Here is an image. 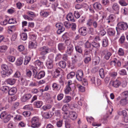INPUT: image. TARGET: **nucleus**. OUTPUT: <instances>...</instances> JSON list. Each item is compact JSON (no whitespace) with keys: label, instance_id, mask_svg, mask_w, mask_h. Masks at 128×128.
<instances>
[{"label":"nucleus","instance_id":"aec40b11","mask_svg":"<svg viewBox=\"0 0 128 128\" xmlns=\"http://www.w3.org/2000/svg\"><path fill=\"white\" fill-rule=\"evenodd\" d=\"M35 63L37 67L38 66L39 68H42L43 65V62L39 60H37L36 61Z\"/></svg>","mask_w":128,"mask_h":128},{"label":"nucleus","instance_id":"f257e3e1","mask_svg":"<svg viewBox=\"0 0 128 128\" xmlns=\"http://www.w3.org/2000/svg\"><path fill=\"white\" fill-rule=\"evenodd\" d=\"M122 94L124 97L120 100L119 102L121 106H124L128 104V91L124 92Z\"/></svg>","mask_w":128,"mask_h":128},{"label":"nucleus","instance_id":"37998d69","mask_svg":"<svg viewBox=\"0 0 128 128\" xmlns=\"http://www.w3.org/2000/svg\"><path fill=\"white\" fill-rule=\"evenodd\" d=\"M84 45L85 48H89L91 47V46H92V43H90L88 40H87L85 43Z\"/></svg>","mask_w":128,"mask_h":128},{"label":"nucleus","instance_id":"864d4df0","mask_svg":"<svg viewBox=\"0 0 128 128\" xmlns=\"http://www.w3.org/2000/svg\"><path fill=\"white\" fill-rule=\"evenodd\" d=\"M31 114V112L30 111H25L22 113L23 115L25 116H29Z\"/></svg>","mask_w":128,"mask_h":128},{"label":"nucleus","instance_id":"c756f323","mask_svg":"<svg viewBox=\"0 0 128 128\" xmlns=\"http://www.w3.org/2000/svg\"><path fill=\"white\" fill-rule=\"evenodd\" d=\"M100 60V58L98 56H96L95 57V59H94L93 61L94 63V64L95 65L98 64L99 63Z\"/></svg>","mask_w":128,"mask_h":128},{"label":"nucleus","instance_id":"09e8293b","mask_svg":"<svg viewBox=\"0 0 128 128\" xmlns=\"http://www.w3.org/2000/svg\"><path fill=\"white\" fill-rule=\"evenodd\" d=\"M7 112L6 111H4L2 112L0 115V118L3 120L5 116H6Z\"/></svg>","mask_w":128,"mask_h":128},{"label":"nucleus","instance_id":"a19ab883","mask_svg":"<svg viewBox=\"0 0 128 128\" xmlns=\"http://www.w3.org/2000/svg\"><path fill=\"white\" fill-rule=\"evenodd\" d=\"M75 48L76 51L80 53H81L82 52V50L81 47L78 46H75Z\"/></svg>","mask_w":128,"mask_h":128},{"label":"nucleus","instance_id":"680f3d73","mask_svg":"<svg viewBox=\"0 0 128 128\" xmlns=\"http://www.w3.org/2000/svg\"><path fill=\"white\" fill-rule=\"evenodd\" d=\"M26 76L29 78H30L32 76V72L31 71L28 70L26 71Z\"/></svg>","mask_w":128,"mask_h":128},{"label":"nucleus","instance_id":"412c9836","mask_svg":"<svg viewBox=\"0 0 128 128\" xmlns=\"http://www.w3.org/2000/svg\"><path fill=\"white\" fill-rule=\"evenodd\" d=\"M58 50L60 51L64 50L66 48L64 44L62 43H60L58 45Z\"/></svg>","mask_w":128,"mask_h":128},{"label":"nucleus","instance_id":"6ab92c4d","mask_svg":"<svg viewBox=\"0 0 128 128\" xmlns=\"http://www.w3.org/2000/svg\"><path fill=\"white\" fill-rule=\"evenodd\" d=\"M67 19L68 21L72 22H74L75 20L74 17L71 13H69L67 16Z\"/></svg>","mask_w":128,"mask_h":128},{"label":"nucleus","instance_id":"473e14b6","mask_svg":"<svg viewBox=\"0 0 128 128\" xmlns=\"http://www.w3.org/2000/svg\"><path fill=\"white\" fill-rule=\"evenodd\" d=\"M7 49V47L6 46H0V52H5Z\"/></svg>","mask_w":128,"mask_h":128},{"label":"nucleus","instance_id":"774afa93","mask_svg":"<svg viewBox=\"0 0 128 128\" xmlns=\"http://www.w3.org/2000/svg\"><path fill=\"white\" fill-rule=\"evenodd\" d=\"M18 49L21 52L23 51L24 49V46L20 45L18 46Z\"/></svg>","mask_w":128,"mask_h":128},{"label":"nucleus","instance_id":"4468645a","mask_svg":"<svg viewBox=\"0 0 128 128\" xmlns=\"http://www.w3.org/2000/svg\"><path fill=\"white\" fill-rule=\"evenodd\" d=\"M14 117L13 115L8 114L5 116L3 120L4 123H7L11 119V118H13Z\"/></svg>","mask_w":128,"mask_h":128},{"label":"nucleus","instance_id":"0eeeda50","mask_svg":"<svg viewBox=\"0 0 128 128\" xmlns=\"http://www.w3.org/2000/svg\"><path fill=\"white\" fill-rule=\"evenodd\" d=\"M102 54L104 55V58L106 60H108L112 55L111 53L108 52V50H105L102 52Z\"/></svg>","mask_w":128,"mask_h":128},{"label":"nucleus","instance_id":"5701e85b","mask_svg":"<svg viewBox=\"0 0 128 128\" xmlns=\"http://www.w3.org/2000/svg\"><path fill=\"white\" fill-rule=\"evenodd\" d=\"M37 46L35 42H30L29 43L28 47L30 48H36Z\"/></svg>","mask_w":128,"mask_h":128},{"label":"nucleus","instance_id":"603ef678","mask_svg":"<svg viewBox=\"0 0 128 128\" xmlns=\"http://www.w3.org/2000/svg\"><path fill=\"white\" fill-rule=\"evenodd\" d=\"M92 50H90L89 49H86L84 50V56H87L89 54H90V51H91Z\"/></svg>","mask_w":128,"mask_h":128},{"label":"nucleus","instance_id":"e433bc0d","mask_svg":"<svg viewBox=\"0 0 128 128\" xmlns=\"http://www.w3.org/2000/svg\"><path fill=\"white\" fill-rule=\"evenodd\" d=\"M76 86L77 87L79 90L81 92H84L85 90V88L84 87L82 86L80 84L76 85Z\"/></svg>","mask_w":128,"mask_h":128},{"label":"nucleus","instance_id":"0e129e2a","mask_svg":"<svg viewBox=\"0 0 128 128\" xmlns=\"http://www.w3.org/2000/svg\"><path fill=\"white\" fill-rule=\"evenodd\" d=\"M70 38H68L65 41V43L68 46L70 45H72L70 44Z\"/></svg>","mask_w":128,"mask_h":128},{"label":"nucleus","instance_id":"7c9ffc66","mask_svg":"<svg viewBox=\"0 0 128 128\" xmlns=\"http://www.w3.org/2000/svg\"><path fill=\"white\" fill-rule=\"evenodd\" d=\"M30 60V58L27 56H25L24 61V64L25 65H26L29 62Z\"/></svg>","mask_w":128,"mask_h":128},{"label":"nucleus","instance_id":"ddd939ff","mask_svg":"<svg viewBox=\"0 0 128 128\" xmlns=\"http://www.w3.org/2000/svg\"><path fill=\"white\" fill-rule=\"evenodd\" d=\"M31 96V94H25L22 97L21 100L23 102H25L27 100L30 99Z\"/></svg>","mask_w":128,"mask_h":128},{"label":"nucleus","instance_id":"2f4dec72","mask_svg":"<svg viewBox=\"0 0 128 128\" xmlns=\"http://www.w3.org/2000/svg\"><path fill=\"white\" fill-rule=\"evenodd\" d=\"M92 46L93 48H98L100 46L99 43H96L95 42H92Z\"/></svg>","mask_w":128,"mask_h":128},{"label":"nucleus","instance_id":"052dcab7","mask_svg":"<svg viewBox=\"0 0 128 128\" xmlns=\"http://www.w3.org/2000/svg\"><path fill=\"white\" fill-rule=\"evenodd\" d=\"M15 22H16L15 19H14V18L9 19L8 22V23L9 24H14Z\"/></svg>","mask_w":128,"mask_h":128},{"label":"nucleus","instance_id":"b1692460","mask_svg":"<svg viewBox=\"0 0 128 128\" xmlns=\"http://www.w3.org/2000/svg\"><path fill=\"white\" fill-rule=\"evenodd\" d=\"M59 66L62 68H64L66 66V62L63 60L60 61L58 64Z\"/></svg>","mask_w":128,"mask_h":128},{"label":"nucleus","instance_id":"f3484780","mask_svg":"<svg viewBox=\"0 0 128 128\" xmlns=\"http://www.w3.org/2000/svg\"><path fill=\"white\" fill-rule=\"evenodd\" d=\"M16 81V79L14 78H9L6 80V82L8 84L12 85L15 84Z\"/></svg>","mask_w":128,"mask_h":128},{"label":"nucleus","instance_id":"4c0bfd02","mask_svg":"<svg viewBox=\"0 0 128 128\" xmlns=\"http://www.w3.org/2000/svg\"><path fill=\"white\" fill-rule=\"evenodd\" d=\"M75 73L73 72H72L69 73L67 76L68 79H70L73 78L75 76Z\"/></svg>","mask_w":128,"mask_h":128},{"label":"nucleus","instance_id":"338daca9","mask_svg":"<svg viewBox=\"0 0 128 128\" xmlns=\"http://www.w3.org/2000/svg\"><path fill=\"white\" fill-rule=\"evenodd\" d=\"M14 120H22V116H20L17 115H16L15 117L14 118Z\"/></svg>","mask_w":128,"mask_h":128},{"label":"nucleus","instance_id":"f8f14e48","mask_svg":"<svg viewBox=\"0 0 128 128\" xmlns=\"http://www.w3.org/2000/svg\"><path fill=\"white\" fill-rule=\"evenodd\" d=\"M45 75V72L44 71H41L40 72L36 75L34 76V77L39 79L44 77Z\"/></svg>","mask_w":128,"mask_h":128},{"label":"nucleus","instance_id":"c03bdc74","mask_svg":"<svg viewBox=\"0 0 128 128\" xmlns=\"http://www.w3.org/2000/svg\"><path fill=\"white\" fill-rule=\"evenodd\" d=\"M40 14L44 17H46L49 14V12H41L40 13Z\"/></svg>","mask_w":128,"mask_h":128},{"label":"nucleus","instance_id":"13d9d810","mask_svg":"<svg viewBox=\"0 0 128 128\" xmlns=\"http://www.w3.org/2000/svg\"><path fill=\"white\" fill-rule=\"evenodd\" d=\"M64 96V94H58L57 96V100H60L62 99Z\"/></svg>","mask_w":128,"mask_h":128},{"label":"nucleus","instance_id":"8fccbe9b","mask_svg":"<svg viewBox=\"0 0 128 128\" xmlns=\"http://www.w3.org/2000/svg\"><path fill=\"white\" fill-rule=\"evenodd\" d=\"M65 125L66 128H70L71 126L70 123L69 121L68 120L65 121Z\"/></svg>","mask_w":128,"mask_h":128},{"label":"nucleus","instance_id":"dca6fc26","mask_svg":"<svg viewBox=\"0 0 128 128\" xmlns=\"http://www.w3.org/2000/svg\"><path fill=\"white\" fill-rule=\"evenodd\" d=\"M120 112L122 114L125 122H128V115L127 114L126 111L125 110H123L121 112Z\"/></svg>","mask_w":128,"mask_h":128},{"label":"nucleus","instance_id":"bb28decb","mask_svg":"<svg viewBox=\"0 0 128 128\" xmlns=\"http://www.w3.org/2000/svg\"><path fill=\"white\" fill-rule=\"evenodd\" d=\"M71 98L70 96H66L65 97L62 102L65 103H68L71 100Z\"/></svg>","mask_w":128,"mask_h":128},{"label":"nucleus","instance_id":"f704fd0d","mask_svg":"<svg viewBox=\"0 0 128 128\" xmlns=\"http://www.w3.org/2000/svg\"><path fill=\"white\" fill-rule=\"evenodd\" d=\"M108 40L107 39H104L102 41V46L104 47H106L108 45Z\"/></svg>","mask_w":128,"mask_h":128},{"label":"nucleus","instance_id":"58836bf2","mask_svg":"<svg viewBox=\"0 0 128 128\" xmlns=\"http://www.w3.org/2000/svg\"><path fill=\"white\" fill-rule=\"evenodd\" d=\"M21 38L22 40H25L27 38V35L26 33H25L22 34L20 35Z\"/></svg>","mask_w":128,"mask_h":128},{"label":"nucleus","instance_id":"20e7f679","mask_svg":"<svg viewBox=\"0 0 128 128\" xmlns=\"http://www.w3.org/2000/svg\"><path fill=\"white\" fill-rule=\"evenodd\" d=\"M75 86L74 84L72 83L71 80L68 81L67 85L66 86V88L65 90V92L66 94H68L71 90V88Z\"/></svg>","mask_w":128,"mask_h":128},{"label":"nucleus","instance_id":"79ce46f5","mask_svg":"<svg viewBox=\"0 0 128 128\" xmlns=\"http://www.w3.org/2000/svg\"><path fill=\"white\" fill-rule=\"evenodd\" d=\"M52 87L57 90H59L60 88V86L59 84H57L56 83H54L53 84Z\"/></svg>","mask_w":128,"mask_h":128},{"label":"nucleus","instance_id":"cd10ccee","mask_svg":"<svg viewBox=\"0 0 128 128\" xmlns=\"http://www.w3.org/2000/svg\"><path fill=\"white\" fill-rule=\"evenodd\" d=\"M23 58L21 57L18 58L16 62V64L18 66H20L21 65L23 62Z\"/></svg>","mask_w":128,"mask_h":128},{"label":"nucleus","instance_id":"4be33fe9","mask_svg":"<svg viewBox=\"0 0 128 128\" xmlns=\"http://www.w3.org/2000/svg\"><path fill=\"white\" fill-rule=\"evenodd\" d=\"M43 102L41 101H37L34 103V106L37 108H40L42 106Z\"/></svg>","mask_w":128,"mask_h":128},{"label":"nucleus","instance_id":"4d7b16f0","mask_svg":"<svg viewBox=\"0 0 128 128\" xmlns=\"http://www.w3.org/2000/svg\"><path fill=\"white\" fill-rule=\"evenodd\" d=\"M91 60V58L90 57H87L85 58L84 60V62L86 64H87Z\"/></svg>","mask_w":128,"mask_h":128},{"label":"nucleus","instance_id":"a878e982","mask_svg":"<svg viewBox=\"0 0 128 128\" xmlns=\"http://www.w3.org/2000/svg\"><path fill=\"white\" fill-rule=\"evenodd\" d=\"M107 31L108 35L110 36H114L115 34V31L113 29L109 28Z\"/></svg>","mask_w":128,"mask_h":128},{"label":"nucleus","instance_id":"49530a36","mask_svg":"<svg viewBox=\"0 0 128 128\" xmlns=\"http://www.w3.org/2000/svg\"><path fill=\"white\" fill-rule=\"evenodd\" d=\"M1 68L4 71H7L8 69V66L6 64H2L1 66Z\"/></svg>","mask_w":128,"mask_h":128},{"label":"nucleus","instance_id":"5fc2aeb1","mask_svg":"<svg viewBox=\"0 0 128 128\" xmlns=\"http://www.w3.org/2000/svg\"><path fill=\"white\" fill-rule=\"evenodd\" d=\"M115 16L112 14L110 15L107 18V20H113L115 18Z\"/></svg>","mask_w":128,"mask_h":128},{"label":"nucleus","instance_id":"3c124183","mask_svg":"<svg viewBox=\"0 0 128 128\" xmlns=\"http://www.w3.org/2000/svg\"><path fill=\"white\" fill-rule=\"evenodd\" d=\"M118 53L120 56H123L124 54V51L122 48H120L118 50Z\"/></svg>","mask_w":128,"mask_h":128},{"label":"nucleus","instance_id":"a18cd8bd","mask_svg":"<svg viewBox=\"0 0 128 128\" xmlns=\"http://www.w3.org/2000/svg\"><path fill=\"white\" fill-rule=\"evenodd\" d=\"M62 58V55L60 54H58L56 55L55 61L57 62L60 60Z\"/></svg>","mask_w":128,"mask_h":128},{"label":"nucleus","instance_id":"c85d7f7f","mask_svg":"<svg viewBox=\"0 0 128 128\" xmlns=\"http://www.w3.org/2000/svg\"><path fill=\"white\" fill-rule=\"evenodd\" d=\"M7 59L9 62H13L14 61L15 58L13 56H7Z\"/></svg>","mask_w":128,"mask_h":128},{"label":"nucleus","instance_id":"7ed1b4c3","mask_svg":"<svg viewBox=\"0 0 128 128\" xmlns=\"http://www.w3.org/2000/svg\"><path fill=\"white\" fill-rule=\"evenodd\" d=\"M31 122L32 124L31 127L32 128L38 127L40 125L38 119L36 117H33L32 119Z\"/></svg>","mask_w":128,"mask_h":128},{"label":"nucleus","instance_id":"9b49d317","mask_svg":"<svg viewBox=\"0 0 128 128\" xmlns=\"http://www.w3.org/2000/svg\"><path fill=\"white\" fill-rule=\"evenodd\" d=\"M69 116L71 119L74 120L76 118L77 115L75 112L71 111L69 112Z\"/></svg>","mask_w":128,"mask_h":128},{"label":"nucleus","instance_id":"a211bd4d","mask_svg":"<svg viewBox=\"0 0 128 128\" xmlns=\"http://www.w3.org/2000/svg\"><path fill=\"white\" fill-rule=\"evenodd\" d=\"M54 114V113L51 112L44 113L43 115V116L46 118H51Z\"/></svg>","mask_w":128,"mask_h":128},{"label":"nucleus","instance_id":"1a4fd4ad","mask_svg":"<svg viewBox=\"0 0 128 128\" xmlns=\"http://www.w3.org/2000/svg\"><path fill=\"white\" fill-rule=\"evenodd\" d=\"M83 77V73L82 70H80L76 72V77L77 79L79 81L82 80Z\"/></svg>","mask_w":128,"mask_h":128},{"label":"nucleus","instance_id":"c9c22d12","mask_svg":"<svg viewBox=\"0 0 128 128\" xmlns=\"http://www.w3.org/2000/svg\"><path fill=\"white\" fill-rule=\"evenodd\" d=\"M99 73L100 77L102 78H103L104 77V69L103 68L100 69L99 71Z\"/></svg>","mask_w":128,"mask_h":128},{"label":"nucleus","instance_id":"2eb2a0df","mask_svg":"<svg viewBox=\"0 0 128 128\" xmlns=\"http://www.w3.org/2000/svg\"><path fill=\"white\" fill-rule=\"evenodd\" d=\"M17 91V90L16 88H12L8 90V93L10 95L12 96L15 94Z\"/></svg>","mask_w":128,"mask_h":128},{"label":"nucleus","instance_id":"de8ad7c7","mask_svg":"<svg viewBox=\"0 0 128 128\" xmlns=\"http://www.w3.org/2000/svg\"><path fill=\"white\" fill-rule=\"evenodd\" d=\"M1 90L3 92H6L8 91L9 88L8 86H4L1 88Z\"/></svg>","mask_w":128,"mask_h":128},{"label":"nucleus","instance_id":"ea45409f","mask_svg":"<svg viewBox=\"0 0 128 128\" xmlns=\"http://www.w3.org/2000/svg\"><path fill=\"white\" fill-rule=\"evenodd\" d=\"M63 120H59L56 123V126L60 128L61 127L62 125Z\"/></svg>","mask_w":128,"mask_h":128},{"label":"nucleus","instance_id":"9d476101","mask_svg":"<svg viewBox=\"0 0 128 128\" xmlns=\"http://www.w3.org/2000/svg\"><path fill=\"white\" fill-rule=\"evenodd\" d=\"M78 32L81 35L83 36H86L87 33L86 28L85 27L81 28L79 29Z\"/></svg>","mask_w":128,"mask_h":128},{"label":"nucleus","instance_id":"6e6d98bb","mask_svg":"<svg viewBox=\"0 0 128 128\" xmlns=\"http://www.w3.org/2000/svg\"><path fill=\"white\" fill-rule=\"evenodd\" d=\"M51 108V106L50 104L44 106L42 107V108L44 110H46L47 109H49Z\"/></svg>","mask_w":128,"mask_h":128},{"label":"nucleus","instance_id":"423d86ee","mask_svg":"<svg viewBox=\"0 0 128 128\" xmlns=\"http://www.w3.org/2000/svg\"><path fill=\"white\" fill-rule=\"evenodd\" d=\"M56 26L58 29L57 32L58 34H60L64 31L65 28L62 23H57L56 24Z\"/></svg>","mask_w":128,"mask_h":128},{"label":"nucleus","instance_id":"39448f33","mask_svg":"<svg viewBox=\"0 0 128 128\" xmlns=\"http://www.w3.org/2000/svg\"><path fill=\"white\" fill-rule=\"evenodd\" d=\"M39 50L41 51L40 54L42 55L46 54L50 51V48L46 46H44L40 48H39Z\"/></svg>","mask_w":128,"mask_h":128},{"label":"nucleus","instance_id":"e2e57ef3","mask_svg":"<svg viewBox=\"0 0 128 128\" xmlns=\"http://www.w3.org/2000/svg\"><path fill=\"white\" fill-rule=\"evenodd\" d=\"M64 24L66 27L68 28L70 27L71 24L67 22H64Z\"/></svg>","mask_w":128,"mask_h":128},{"label":"nucleus","instance_id":"72a5a7b5","mask_svg":"<svg viewBox=\"0 0 128 128\" xmlns=\"http://www.w3.org/2000/svg\"><path fill=\"white\" fill-rule=\"evenodd\" d=\"M90 81L91 84H96V78L94 76L90 77Z\"/></svg>","mask_w":128,"mask_h":128},{"label":"nucleus","instance_id":"393cba45","mask_svg":"<svg viewBox=\"0 0 128 128\" xmlns=\"http://www.w3.org/2000/svg\"><path fill=\"white\" fill-rule=\"evenodd\" d=\"M120 82L118 80H116L113 82L112 86L116 88L118 87L120 85Z\"/></svg>","mask_w":128,"mask_h":128},{"label":"nucleus","instance_id":"6e6552de","mask_svg":"<svg viewBox=\"0 0 128 128\" xmlns=\"http://www.w3.org/2000/svg\"><path fill=\"white\" fill-rule=\"evenodd\" d=\"M74 47L72 45H70L68 46L66 53L68 55L70 56L73 54Z\"/></svg>","mask_w":128,"mask_h":128},{"label":"nucleus","instance_id":"69168bd1","mask_svg":"<svg viewBox=\"0 0 128 128\" xmlns=\"http://www.w3.org/2000/svg\"><path fill=\"white\" fill-rule=\"evenodd\" d=\"M125 40V37L124 36H122L119 40V42L121 44L123 43Z\"/></svg>","mask_w":128,"mask_h":128},{"label":"nucleus","instance_id":"bf43d9fd","mask_svg":"<svg viewBox=\"0 0 128 128\" xmlns=\"http://www.w3.org/2000/svg\"><path fill=\"white\" fill-rule=\"evenodd\" d=\"M119 73L120 75H125L126 74V71L124 69L120 70Z\"/></svg>","mask_w":128,"mask_h":128},{"label":"nucleus","instance_id":"f03ea898","mask_svg":"<svg viewBox=\"0 0 128 128\" xmlns=\"http://www.w3.org/2000/svg\"><path fill=\"white\" fill-rule=\"evenodd\" d=\"M117 26L118 28L116 27V28L117 32V28L122 30H126L128 27L127 23L122 22H119L117 24Z\"/></svg>","mask_w":128,"mask_h":128}]
</instances>
